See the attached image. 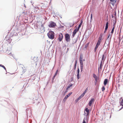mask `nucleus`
<instances>
[{
  "label": "nucleus",
  "instance_id": "obj_1",
  "mask_svg": "<svg viewBox=\"0 0 123 123\" xmlns=\"http://www.w3.org/2000/svg\"><path fill=\"white\" fill-rule=\"evenodd\" d=\"M89 109H88V108L86 107L84 110V115H85L86 117L84 118L82 123H86V121L87 122L88 121L87 116L89 115Z\"/></svg>",
  "mask_w": 123,
  "mask_h": 123
},
{
  "label": "nucleus",
  "instance_id": "obj_2",
  "mask_svg": "<svg viewBox=\"0 0 123 123\" xmlns=\"http://www.w3.org/2000/svg\"><path fill=\"white\" fill-rule=\"evenodd\" d=\"M47 35L49 38L52 39L54 38L55 34L53 31H50L48 33Z\"/></svg>",
  "mask_w": 123,
  "mask_h": 123
},
{
  "label": "nucleus",
  "instance_id": "obj_3",
  "mask_svg": "<svg viewBox=\"0 0 123 123\" xmlns=\"http://www.w3.org/2000/svg\"><path fill=\"white\" fill-rule=\"evenodd\" d=\"M80 67L81 71H82L83 67V56L82 55H80Z\"/></svg>",
  "mask_w": 123,
  "mask_h": 123
},
{
  "label": "nucleus",
  "instance_id": "obj_4",
  "mask_svg": "<svg viewBox=\"0 0 123 123\" xmlns=\"http://www.w3.org/2000/svg\"><path fill=\"white\" fill-rule=\"evenodd\" d=\"M113 28L112 29L111 31V35H110L108 36V38H109V37H110V42L111 41V38L112 35L114 32V29L115 28V24H113Z\"/></svg>",
  "mask_w": 123,
  "mask_h": 123
},
{
  "label": "nucleus",
  "instance_id": "obj_5",
  "mask_svg": "<svg viewBox=\"0 0 123 123\" xmlns=\"http://www.w3.org/2000/svg\"><path fill=\"white\" fill-rule=\"evenodd\" d=\"M65 39L66 41L68 42L70 41V36L68 34H66L65 36Z\"/></svg>",
  "mask_w": 123,
  "mask_h": 123
},
{
  "label": "nucleus",
  "instance_id": "obj_6",
  "mask_svg": "<svg viewBox=\"0 0 123 123\" xmlns=\"http://www.w3.org/2000/svg\"><path fill=\"white\" fill-rule=\"evenodd\" d=\"M56 25V24L55 22L51 21L50 22L49 25V26L50 27H54Z\"/></svg>",
  "mask_w": 123,
  "mask_h": 123
},
{
  "label": "nucleus",
  "instance_id": "obj_7",
  "mask_svg": "<svg viewBox=\"0 0 123 123\" xmlns=\"http://www.w3.org/2000/svg\"><path fill=\"white\" fill-rule=\"evenodd\" d=\"M59 37H58V40L59 42L61 41L63 39V36L62 33H60L59 35Z\"/></svg>",
  "mask_w": 123,
  "mask_h": 123
},
{
  "label": "nucleus",
  "instance_id": "obj_8",
  "mask_svg": "<svg viewBox=\"0 0 123 123\" xmlns=\"http://www.w3.org/2000/svg\"><path fill=\"white\" fill-rule=\"evenodd\" d=\"M94 99L93 98H92L88 104V105L90 106H91L92 103L94 102Z\"/></svg>",
  "mask_w": 123,
  "mask_h": 123
},
{
  "label": "nucleus",
  "instance_id": "obj_9",
  "mask_svg": "<svg viewBox=\"0 0 123 123\" xmlns=\"http://www.w3.org/2000/svg\"><path fill=\"white\" fill-rule=\"evenodd\" d=\"M79 30L77 29V28H76L74 29L73 33L72 36L73 37H74L75 34L76 33V32H78Z\"/></svg>",
  "mask_w": 123,
  "mask_h": 123
},
{
  "label": "nucleus",
  "instance_id": "obj_10",
  "mask_svg": "<svg viewBox=\"0 0 123 123\" xmlns=\"http://www.w3.org/2000/svg\"><path fill=\"white\" fill-rule=\"evenodd\" d=\"M108 29V22H107L106 24V26L105 28V30L103 34V35H106L105 33H106L107 29Z\"/></svg>",
  "mask_w": 123,
  "mask_h": 123
},
{
  "label": "nucleus",
  "instance_id": "obj_11",
  "mask_svg": "<svg viewBox=\"0 0 123 123\" xmlns=\"http://www.w3.org/2000/svg\"><path fill=\"white\" fill-rule=\"evenodd\" d=\"M72 93V92H71L68 93L67 95H66L65 97L64 100H65L67 99L69 97Z\"/></svg>",
  "mask_w": 123,
  "mask_h": 123
},
{
  "label": "nucleus",
  "instance_id": "obj_12",
  "mask_svg": "<svg viewBox=\"0 0 123 123\" xmlns=\"http://www.w3.org/2000/svg\"><path fill=\"white\" fill-rule=\"evenodd\" d=\"M20 65H21V67H22V68L23 69V73H25V72L26 71V68L24 67V68H23V67H24V66L23 65H22L20 64Z\"/></svg>",
  "mask_w": 123,
  "mask_h": 123
},
{
  "label": "nucleus",
  "instance_id": "obj_13",
  "mask_svg": "<svg viewBox=\"0 0 123 123\" xmlns=\"http://www.w3.org/2000/svg\"><path fill=\"white\" fill-rule=\"evenodd\" d=\"M40 30L42 31V32H43L45 30L44 27V25H41V28L40 29Z\"/></svg>",
  "mask_w": 123,
  "mask_h": 123
},
{
  "label": "nucleus",
  "instance_id": "obj_14",
  "mask_svg": "<svg viewBox=\"0 0 123 123\" xmlns=\"http://www.w3.org/2000/svg\"><path fill=\"white\" fill-rule=\"evenodd\" d=\"M93 77L95 78V80L97 82V80L98 79V77L94 74H93Z\"/></svg>",
  "mask_w": 123,
  "mask_h": 123
},
{
  "label": "nucleus",
  "instance_id": "obj_15",
  "mask_svg": "<svg viewBox=\"0 0 123 123\" xmlns=\"http://www.w3.org/2000/svg\"><path fill=\"white\" fill-rule=\"evenodd\" d=\"M112 5H114L116 2V0H109Z\"/></svg>",
  "mask_w": 123,
  "mask_h": 123
},
{
  "label": "nucleus",
  "instance_id": "obj_16",
  "mask_svg": "<svg viewBox=\"0 0 123 123\" xmlns=\"http://www.w3.org/2000/svg\"><path fill=\"white\" fill-rule=\"evenodd\" d=\"M107 82H108V79H105L104 81V86H105L106 85Z\"/></svg>",
  "mask_w": 123,
  "mask_h": 123
},
{
  "label": "nucleus",
  "instance_id": "obj_17",
  "mask_svg": "<svg viewBox=\"0 0 123 123\" xmlns=\"http://www.w3.org/2000/svg\"><path fill=\"white\" fill-rule=\"evenodd\" d=\"M85 94L83 93H82L80 96L78 98V100H79L81 98L83 97L84 95H85Z\"/></svg>",
  "mask_w": 123,
  "mask_h": 123
},
{
  "label": "nucleus",
  "instance_id": "obj_18",
  "mask_svg": "<svg viewBox=\"0 0 123 123\" xmlns=\"http://www.w3.org/2000/svg\"><path fill=\"white\" fill-rule=\"evenodd\" d=\"M73 85V84H71L69 85L68 86L67 88V90H68L69 88L70 87H71Z\"/></svg>",
  "mask_w": 123,
  "mask_h": 123
},
{
  "label": "nucleus",
  "instance_id": "obj_19",
  "mask_svg": "<svg viewBox=\"0 0 123 123\" xmlns=\"http://www.w3.org/2000/svg\"><path fill=\"white\" fill-rule=\"evenodd\" d=\"M101 37V36H100V37L99 38L98 40V42H101V40H102V38H101L102 36H101V37Z\"/></svg>",
  "mask_w": 123,
  "mask_h": 123
},
{
  "label": "nucleus",
  "instance_id": "obj_20",
  "mask_svg": "<svg viewBox=\"0 0 123 123\" xmlns=\"http://www.w3.org/2000/svg\"><path fill=\"white\" fill-rule=\"evenodd\" d=\"M105 59V57L104 56V55H103L102 56V57L101 58L102 61H103V60H104Z\"/></svg>",
  "mask_w": 123,
  "mask_h": 123
},
{
  "label": "nucleus",
  "instance_id": "obj_21",
  "mask_svg": "<svg viewBox=\"0 0 123 123\" xmlns=\"http://www.w3.org/2000/svg\"><path fill=\"white\" fill-rule=\"evenodd\" d=\"M98 46L97 45H96L94 49V51L95 52H96V51L97 49L98 48Z\"/></svg>",
  "mask_w": 123,
  "mask_h": 123
},
{
  "label": "nucleus",
  "instance_id": "obj_22",
  "mask_svg": "<svg viewBox=\"0 0 123 123\" xmlns=\"http://www.w3.org/2000/svg\"><path fill=\"white\" fill-rule=\"evenodd\" d=\"M101 62H102V61ZM101 68H102V62H101V63L100 67H99V68H98V70H99L100 69H101Z\"/></svg>",
  "mask_w": 123,
  "mask_h": 123
},
{
  "label": "nucleus",
  "instance_id": "obj_23",
  "mask_svg": "<svg viewBox=\"0 0 123 123\" xmlns=\"http://www.w3.org/2000/svg\"><path fill=\"white\" fill-rule=\"evenodd\" d=\"M100 42L98 41L96 45H97L98 46L100 44Z\"/></svg>",
  "mask_w": 123,
  "mask_h": 123
},
{
  "label": "nucleus",
  "instance_id": "obj_24",
  "mask_svg": "<svg viewBox=\"0 0 123 123\" xmlns=\"http://www.w3.org/2000/svg\"><path fill=\"white\" fill-rule=\"evenodd\" d=\"M77 63V60H76L75 61V65H74V67H74V69H76V68Z\"/></svg>",
  "mask_w": 123,
  "mask_h": 123
},
{
  "label": "nucleus",
  "instance_id": "obj_25",
  "mask_svg": "<svg viewBox=\"0 0 123 123\" xmlns=\"http://www.w3.org/2000/svg\"><path fill=\"white\" fill-rule=\"evenodd\" d=\"M120 103L123 102V99L122 97L120 98Z\"/></svg>",
  "mask_w": 123,
  "mask_h": 123
},
{
  "label": "nucleus",
  "instance_id": "obj_26",
  "mask_svg": "<svg viewBox=\"0 0 123 123\" xmlns=\"http://www.w3.org/2000/svg\"><path fill=\"white\" fill-rule=\"evenodd\" d=\"M81 24H80L79 25V26H78V28H77V29L78 30H79V28H80V27L81 26Z\"/></svg>",
  "mask_w": 123,
  "mask_h": 123
},
{
  "label": "nucleus",
  "instance_id": "obj_27",
  "mask_svg": "<svg viewBox=\"0 0 123 123\" xmlns=\"http://www.w3.org/2000/svg\"><path fill=\"white\" fill-rule=\"evenodd\" d=\"M89 43H86V45L85 46V48H87L88 47V45L89 44Z\"/></svg>",
  "mask_w": 123,
  "mask_h": 123
},
{
  "label": "nucleus",
  "instance_id": "obj_28",
  "mask_svg": "<svg viewBox=\"0 0 123 123\" xmlns=\"http://www.w3.org/2000/svg\"><path fill=\"white\" fill-rule=\"evenodd\" d=\"M87 90H88L87 88H86V89L84 91L83 93L85 94V93L87 91Z\"/></svg>",
  "mask_w": 123,
  "mask_h": 123
},
{
  "label": "nucleus",
  "instance_id": "obj_29",
  "mask_svg": "<svg viewBox=\"0 0 123 123\" xmlns=\"http://www.w3.org/2000/svg\"><path fill=\"white\" fill-rule=\"evenodd\" d=\"M105 88L104 87V86H103L102 87V91H104L105 90Z\"/></svg>",
  "mask_w": 123,
  "mask_h": 123
},
{
  "label": "nucleus",
  "instance_id": "obj_30",
  "mask_svg": "<svg viewBox=\"0 0 123 123\" xmlns=\"http://www.w3.org/2000/svg\"><path fill=\"white\" fill-rule=\"evenodd\" d=\"M58 72V70H57L56 71V72H55V73L54 75H55V76H56L57 75V74Z\"/></svg>",
  "mask_w": 123,
  "mask_h": 123
},
{
  "label": "nucleus",
  "instance_id": "obj_31",
  "mask_svg": "<svg viewBox=\"0 0 123 123\" xmlns=\"http://www.w3.org/2000/svg\"><path fill=\"white\" fill-rule=\"evenodd\" d=\"M77 77L78 79H79V74L77 73Z\"/></svg>",
  "mask_w": 123,
  "mask_h": 123
},
{
  "label": "nucleus",
  "instance_id": "obj_32",
  "mask_svg": "<svg viewBox=\"0 0 123 123\" xmlns=\"http://www.w3.org/2000/svg\"><path fill=\"white\" fill-rule=\"evenodd\" d=\"M120 104L122 106V107L121 108H123V102L120 103Z\"/></svg>",
  "mask_w": 123,
  "mask_h": 123
},
{
  "label": "nucleus",
  "instance_id": "obj_33",
  "mask_svg": "<svg viewBox=\"0 0 123 123\" xmlns=\"http://www.w3.org/2000/svg\"><path fill=\"white\" fill-rule=\"evenodd\" d=\"M80 72V70L79 68H78L77 70V73L79 74Z\"/></svg>",
  "mask_w": 123,
  "mask_h": 123
},
{
  "label": "nucleus",
  "instance_id": "obj_34",
  "mask_svg": "<svg viewBox=\"0 0 123 123\" xmlns=\"http://www.w3.org/2000/svg\"><path fill=\"white\" fill-rule=\"evenodd\" d=\"M1 67H2L5 70L6 69V68H5V67L3 65H2V66Z\"/></svg>",
  "mask_w": 123,
  "mask_h": 123
},
{
  "label": "nucleus",
  "instance_id": "obj_35",
  "mask_svg": "<svg viewBox=\"0 0 123 123\" xmlns=\"http://www.w3.org/2000/svg\"><path fill=\"white\" fill-rule=\"evenodd\" d=\"M55 76H55V75H54V76L52 78L53 80L54 79H55Z\"/></svg>",
  "mask_w": 123,
  "mask_h": 123
},
{
  "label": "nucleus",
  "instance_id": "obj_36",
  "mask_svg": "<svg viewBox=\"0 0 123 123\" xmlns=\"http://www.w3.org/2000/svg\"><path fill=\"white\" fill-rule=\"evenodd\" d=\"M92 14H91V20L92 19Z\"/></svg>",
  "mask_w": 123,
  "mask_h": 123
},
{
  "label": "nucleus",
  "instance_id": "obj_37",
  "mask_svg": "<svg viewBox=\"0 0 123 123\" xmlns=\"http://www.w3.org/2000/svg\"><path fill=\"white\" fill-rule=\"evenodd\" d=\"M2 66V65H1V64L0 65V66H1V67Z\"/></svg>",
  "mask_w": 123,
  "mask_h": 123
},
{
  "label": "nucleus",
  "instance_id": "obj_38",
  "mask_svg": "<svg viewBox=\"0 0 123 123\" xmlns=\"http://www.w3.org/2000/svg\"><path fill=\"white\" fill-rule=\"evenodd\" d=\"M82 23V22H81L80 24H81Z\"/></svg>",
  "mask_w": 123,
  "mask_h": 123
},
{
  "label": "nucleus",
  "instance_id": "obj_39",
  "mask_svg": "<svg viewBox=\"0 0 123 123\" xmlns=\"http://www.w3.org/2000/svg\"><path fill=\"white\" fill-rule=\"evenodd\" d=\"M107 17H108V15H107Z\"/></svg>",
  "mask_w": 123,
  "mask_h": 123
},
{
  "label": "nucleus",
  "instance_id": "obj_40",
  "mask_svg": "<svg viewBox=\"0 0 123 123\" xmlns=\"http://www.w3.org/2000/svg\"><path fill=\"white\" fill-rule=\"evenodd\" d=\"M74 25V24H73V25Z\"/></svg>",
  "mask_w": 123,
  "mask_h": 123
},
{
  "label": "nucleus",
  "instance_id": "obj_41",
  "mask_svg": "<svg viewBox=\"0 0 123 123\" xmlns=\"http://www.w3.org/2000/svg\"><path fill=\"white\" fill-rule=\"evenodd\" d=\"M83 61H85V60H83Z\"/></svg>",
  "mask_w": 123,
  "mask_h": 123
}]
</instances>
